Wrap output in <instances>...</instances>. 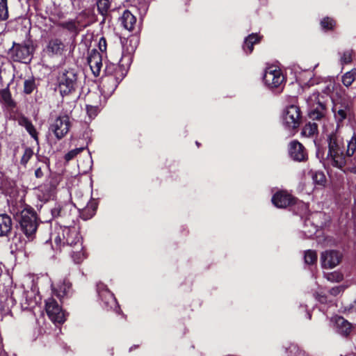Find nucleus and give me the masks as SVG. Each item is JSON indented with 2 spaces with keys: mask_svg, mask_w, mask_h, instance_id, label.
<instances>
[{
  "mask_svg": "<svg viewBox=\"0 0 356 356\" xmlns=\"http://www.w3.org/2000/svg\"><path fill=\"white\" fill-rule=\"evenodd\" d=\"M17 228L26 236L28 241H32L36 234L39 219L35 211L26 207L14 215Z\"/></svg>",
  "mask_w": 356,
  "mask_h": 356,
  "instance_id": "nucleus-1",
  "label": "nucleus"
},
{
  "mask_svg": "<svg viewBox=\"0 0 356 356\" xmlns=\"http://www.w3.org/2000/svg\"><path fill=\"white\" fill-rule=\"evenodd\" d=\"M327 159L334 167L342 169L346 165L345 143L343 137L337 131L327 135Z\"/></svg>",
  "mask_w": 356,
  "mask_h": 356,
  "instance_id": "nucleus-2",
  "label": "nucleus"
},
{
  "mask_svg": "<svg viewBox=\"0 0 356 356\" xmlns=\"http://www.w3.org/2000/svg\"><path fill=\"white\" fill-rule=\"evenodd\" d=\"M327 94L313 92L307 99L308 116L312 120L323 119L327 113V105L330 102Z\"/></svg>",
  "mask_w": 356,
  "mask_h": 356,
  "instance_id": "nucleus-3",
  "label": "nucleus"
},
{
  "mask_svg": "<svg viewBox=\"0 0 356 356\" xmlns=\"http://www.w3.org/2000/svg\"><path fill=\"white\" fill-rule=\"evenodd\" d=\"M78 86L76 70L72 68L60 70L57 76V88L62 97L75 92Z\"/></svg>",
  "mask_w": 356,
  "mask_h": 356,
  "instance_id": "nucleus-4",
  "label": "nucleus"
},
{
  "mask_svg": "<svg viewBox=\"0 0 356 356\" xmlns=\"http://www.w3.org/2000/svg\"><path fill=\"white\" fill-rule=\"evenodd\" d=\"M332 112L337 122V127H339L346 119L350 120L353 116V102L346 97H340L333 105Z\"/></svg>",
  "mask_w": 356,
  "mask_h": 356,
  "instance_id": "nucleus-5",
  "label": "nucleus"
},
{
  "mask_svg": "<svg viewBox=\"0 0 356 356\" xmlns=\"http://www.w3.org/2000/svg\"><path fill=\"white\" fill-rule=\"evenodd\" d=\"M12 298L20 304L23 310L33 308L37 304L35 292L32 289L26 290L24 286L17 288L12 293Z\"/></svg>",
  "mask_w": 356,
  "mask_h": 356,
  "instance_id": "nucleus-6",
  "label": "nucleus"
},
{
  "mask_svg": "<svg viewBox=\"0 0 356 356\" xmlns=\"http://www.w3.org/2000/svg\"><path fill=\"white\" fill-rule=\"evenodd\" d=\"M34 50L32 41L27 40L23 43H13L10 49V54L14 61L27 63L31 60Z\"/></svg>",
  "mask_w": 356,
  "mask_h": 356,
  "instance_id": "nucleus-7",
  "label": "nucleus"
},
{
  "mask_svg": "<svg viewBox=\"0 0 356 356\" xmlns=\"http://www.w3.org/2000/svg\"><path fill=\"white\" fill-rule=\"evenodd\" d=\"M97 292L104 309L120 314L121 309L116 298L104 284L99 282L97 284Z\"/></svg>",
  "mask_w": 356,
  "mask_h": 356,
  "instance_id": "nucleus-8",
  "label": "nucleus"
},
{
  "mask_svg": "<svg viewBox=\"0 0 356 356\" xmlns=\"http://www.w3.org/2000/svg\"><path fill=\"white\" fill-rule=\"evenodd\" d=\"M263 80L267 87L280 92L283 88L284 76L280 69L271 66L265 70Z\"/></svg>",
  "mask_w": 356,
  "mask_h": 356,
  "instance_id": "nucleus-9",
  "label": "nucleus"
},
{
  "mask_svg": "<svg viewBox=\"0 0 356 356\" xmlns=\"http://www.w3.org/2000/svg\"><path fill=\"white\" fill-rule=\"evenodd\" d=\"M273 204L277 208H286L293 204H296L302 211L306 213L308 206L303 202H297L290 194L286 191H278L272 197Z\"/></svg>",
  "mask_w": 356,
  "mask_h": 356,
  "instance_id": "nucleus-10",
  "label": "nucleus"
},
{
  "mask_svg": "<svg viewBox=\"0 0 356 356\" xmlns=\"http://www.w3.org/2000/svg\"><path fill=\"white\" fill-rule=\"evenodd\" d=\"M67 239L65 238L62 243L61 246H70L72 248L70 252L71 257L76 264H80L86 258L85 252H83V248L82 244L81 237L77 231V238L74 239L71 236Z\"/></svg>",
  "mask_w": 356,
  "mask_h": 356,
  "instance_id": "nucleus-11",
  "label": "nucleus"
},
{
  "mask_svg": "<svg viewBox=\"0 0 356 356\" xmlns=\"http://www.w3.org/2000/svg\"><path fill=\"white\" fill-rule=\"evenodd\" d=\"M127 73V70L121 65L106 62L104 69V76L109 78L108 81L113 83L112 89L117 83H120Z\"/></svg>",
  "mask_w": 356,
  "mask_h": 356,
  "instance_id": "nucleus-12",
  "label": "nucleus"
},
{
  "mask_svg": "<svg viewBox=\"0 0 356 356\" xmlns=\"http://www.w3.org/2000/svg\"><path fill=\"white\" fill-rule=\"evenodd\" d=\"M300 118L301 113L298 106L290 105L287 106L283 115V124L285 129L290 131L298 127Z\"/></svg>",
  "mask_w": 356,
  "mask_h": 356,
  "instance_id": "nucleus-13",
  "label": "nucleus"
},
{
  "mask_svg": "<svg viewBox=\"0 0 356 356\" xmlns=\"http://www.w3.org/2000/svg\"><path fill=\"white\" fill-rule=\"evenodd\" d=\"M71 127L70 118L67 115H59L51 123L49 131L54 133L58 140L62 139L69 132Z\"/></svg>",
  "mask_w": 356,
  "mask_h": 356,
  "instance_id": "nucleus-14",
  "label": "nucleus"
},
{
  "mask_svg": "<svg viewBox=\"0 0 356 356\" xmlns=\"http://www.w3.org/2000/svg\"><path fill=\"white\" fill-rule=\"evenodd\" d=\"M46 312L52 322L59 324L65 321V315L62 308L54 298H48L45 303Z\"/></svg>",
  "mask_w": 356,
  "mask_h": 356,
  "instance_id": "nucleus-15",
  "label": "nucleus"
},
{
  "mask_svg": "<svg viewBox=\"0 0 356 356\" xmlns=\"http://www.w3.org/2000/svg\"><path fill=\"white\" fill-rule=\"evenodd\" d=\"M288 152L290 158L298 162L305 161L308 157L305 147L296 140H293L289 143Z\"/></svg>",
  "mask_w": 356,
  "mask_h": 356,
  "instance_id": "nucleus-16",
  "label": "nucleus"
},
{
  "mask_svg": "<svg viewBox=\"0 0 356 356\" xmlns=\"http://www.w3.org/2000/svg\"><path fill=\"white\" fill-rule=\"evenodd\" d=\"M71 236L74 239L77 238V229L75 227L60 225L55 233L51 234V238H54L55 243L61 247L63 241Z\"/></svg>",
  "mask_w": 356,
  "mask_h": 356,
  "instance_id": "nucleus-17",
  "label": "nucleus"
},
{
  "mask_svg": "<svg viewBox=\"0 0 356 356\" xmlns=\"http://www.w3.org/2000/svg\"><path fill=\"white\" fill-rule=\"evenodd\" d=\"M342 258L341 254L337 250H326L321 253V262L323 268H333L337 266Z\"/></svg>",
  "mask_w": 356,
  "mask_h": 356,
  "instance_id": "nucleus-18",
  "label": "nucleus"
},
{
  "mask_svg": "<svg viewBox=\"0 0 356 356\" xmlns=\"http://www.w3.org/2000/svg\"><path fill=\"white\" fill-rule=\"evenodd\" d=\"M88 63L95 76H98L102 67V56L95 49L90 51L88 57Z\"/></svg>",
  "mask_w": 356,
  "mask_h": 356,
  "instance_id": "nucleus-19",
  "label": "nucleus"
},
{
  "mask_svg": "<svg viewBox=\"0 0 356 356\" xmlns=\"http://www.w3.org/2000/svg\"><path fill=\"white\" fill-rule=\"evenodd\" d=\"M51 214L54 219L59 220V223H64L70 218L68 206L66 204L56 203L51 209Z\"/></svg>",
  "mask_w": 356,
  "mask_h": 356,
  "instance_id": "nucleus-20",
  "label": "nucleus"
},
{
  "mask_svg": "<svg viewBox=\"0 0 356 356\" xmlns=\"http://www.w3.org/2000/svg\"><path fill=\"white\" fill-rule=\"evenodd\" d=\"M351 324L342 316L335 318L334 330L337 333L347 337L351 332Z\"/></svg>",
  "mask_w": 356,
  "mask_h": 356,
  "instance_id": "nucleus-21",
  "label": "nucleus"
},
{
  "mask_svg": "<svg viewBox=\"0 0 356 356\" xmlns=\"http://www.w3.org/2000/svg\"><path fill=\"white\" fill-rule=\"evenodd\" d=\"M318 213L311 214L304 220L302 233L305 238H311L318 230V225L314 222V219Z\"/></svg>",
  "mask_w": 356,
  "mask_h": 356,
  "instance_id": "nucleus-22",
  "label": "nucleus"
},
{
  "mask_svg": "<svg viewBox=\"0 0 356 356\" xmlns=\"http://www.w3.org/2000/svg\"><path fill=\"white\" fill-rule=\"evenodd\" d=\"M13 229V221L6 213L0 214V236H8Z\"/></svg>",
  "mask_w": 356,
  "mask_h": 356,
  "instance_id": "nucleus-23",
  "label": "nucleus"
},
{
  "mask_svg": "<svg viewBox=\"0 0 356 356\" xmlns=\"http://www.w3.org/2000/svg\"><path fill=\"white\" fill-rule=\"evenodd\" d=\"M53 290L58 298L63 299L71 293L72 285L68 280H64L62 282L56 284Z\"/></svg>",
  "mask_w": 356,
  "mask_h": 356,
  "instance_id": "nucleus-24",
  "label": "nucleus"
},
{
  "mask_svg": "<svg viewBox=\"0 0 356 356\" xmlns=\"http://www.w3.org/2000/svg\"><path fill=\"white\" fill-rule=\"evenodd\" d=\"M120 21L125 29L131 31L134 29L136 18L129 10H126L120 18Z\"/></svg>",
  "mask_w": 356,
  "mask_h": 356,
  "instance_id": "nucleus-25",
  "label": "nucleus"
},
{
  "mask_svg": "<svg viewBox=\"0 0 356 356\" xmlns=\"http://www.w3.org/2000/svg\"><path fill=\"white\" fill-rule=\"evenodd\" d=\"M65 48V45L60 39H51L47 46V51L53 55H61Z\"/></svg>",
  "mask_w": 356,
  "mask_h": 356,
  "instance_id": "nucleus-26",
  "label": "nucleus"
},
{
  "mask_svg": "<svg viewBox=\"0 0 356 356\" xmlns=\"http://www.w3.org/2000/svg\"><path fill=\"white\" fill-rule=\"evenodd\" d=\"M19 124L25 128L29 135L36 141V143L38 144V133L32 122L27 118L23 116L19 119Z\"/></svg>",
  "mask_w": 356,
  "mask_h": 356,
  "instance_id": "nucleus-27",
  "label": "nucleus"
},
{
  "mask_svg": "<svg viewBox=\"0 0 356 356\" xmlns=\"http://www.w3.org/2000/svg\"><path fill=\"white\" fill-rule=\"evenodd\" d=\"M260 36L257 33L250 34L244 40V44L243 45V51L247 54H251L254 49V44L258 43L260 41Z\"/></svg>",
  "mask_w": 356,
  "mask_h": 356,
  "instance_id": "nucleus-28",
  "label": "nucleus"
},
{
  "mask_svg": "<svg viewBox=\"0 0 356 356\" xmlns=\"http://www.w3.org/2000/svg\"><path fill=\"white\" fill-rule=\"evenodd\" d=\"M0 96L1 102L7 108L13 109L16 106V103L12 98L8 87L0 91Z\"/></svg>",
  "mask_w": 356,
  "mask_h": 356,
  "instance_id": "nucleus-29",
  "label": "nucleus"
},
{
  "mask_svg": "<svg viewBox=\"0 0 356 356\" xmlns=\"http://www.w3.org/2000/svg\"><path fill=\"white\" fill-rule=\"evenodd\" d=\"M109 78L103 77L102 84L100 86L101 92L104 97H110L117 88L120 83H117L115 87L112 89L113 83L108 80Z\"/></svg>",
  "mask_w": 356,
  "mask_h": 356,
  "instance_id": "nucleus-30",
  "label": "nucleus"
},
{
  "mask_svg": "<svg viewBox=\"0 0 356 356\" xmlns=\"http://www.w3.org/2000/svg\"><path fill=\"white\" fill-rule=\"evenodd\" d=\"M315 186H324L326 182V177L324 172L321 170H314L311 169L308 172Z\"/></svg>",
  "mask_w": 356,
  "mask_h": 356,
  "instance_id": "nucleus-31",
  "label": "nucleus"
},
{
  "mask_svg": "<svg viewBox=\"0 0 356 356\" xmlns=\"http://www.w3.org/2000/svg\"><path fill=\"white\" fill-rule=\"evenodd\" d=\"M52 190L48 185L41 186L37 191V197L41 202H46L52 197Z\"/></svg>",
  "mask_w": 356,
  "mask_h": 356,
  "instance_id": "nucleus-32",
  "label": "nucleus"
},
{
  "mask_svg": "<svg viewBox=\"0 0 356 356\" xmlns=\"http://www.w3.org/2000/svg\"><path fill=\"white\" fill-rule=\"evenodd\" d=\"M356 152V134H353L349 140L347 141V149L345 151V158L346 163L348 160L353 156Z\"/></svg>",
  "mask_w": 356,
  "mask_h": 356,
  "instance_id": "nucleus-33",
  "label": "nucleus"
},
{
  "mask_svg": "<svg viewBox=\"0 0 356 356\" xmlns=\"http://www.w3.org/2000/svg\"><path fill=\"white\" fill-rule=\"evenodd\" d=\"M318 131V126L316 122H309L306 124L302 130V135L310 137L314 136Z\"/></svg>",
  "mask_w": 356,
  "mask_h": 356,
  "instance_id": "nucleus-34",
  "label": "nucleus"
},
{
  "mask_svg": "<svg viewBox=\"0 0 356 356\" xmlns=\"http://www.w3.org/2000/svg\"><path fill=\"white\" fill-rule=\"evenodd\" d=\"M355 79L356 68L352 69L342 76V83L346 87L350 86Z\"/></svg>",
  "mask_w": 356,
  "mask_h": 356,
  "instance_id": "nucleus-35",
  "label": "nucleus"
},
{
  "mask_svg": "<svg viewBox=\"0 0 356 356\" xmlns=\"http://www.w3.org/2000/svg\"><path fill=\"white\" fill-rule=\"evenodd\" d=\"M60 26L70 33L77 34L79 32L77 22L74 19L63 22L60 24Z\"/></svg>",
  "mask_w": 356,
  "mask_h": 356,
  "instance_id": "nucleus-36",
  "label": "nucleus"
},
{
  "mask_svg": "<svg viewBox=\"0 0 356 356\" xmlns=\"http://www.w3.org/2000/svg\"><path fill=\"white\" fill-rule=\"evenodd\" d=\"M304 260L306 264L312 265L316 263L317 253L314 250H308L305 252Z\"/></svg>",
  "mask_w": 356,
  "mask_h": 356,
  "instance_id": "nucleus-37",
  "label": "nucleus"
},
{
  "mask_svg": "<svg viewBox=\"0 0 356 356\" xmlns=\"http://www.w3.org/2000/svg\"><path fill=\"white\" fill-rule=\"evenodd\" d=\"M110 5L109 0H97V6L99 13L102 16L106 15L110 8Z\"/></svg>",
  "mask_w": 356,
  "mask_h": 356,
  "instance_id": "nucleus-38",
  "label": "nucleus"
},
{
  "mask_svg": "<svg viewBox=\"0 0 356 356\" xmlns=\"http://www.w3.org/2000/svg\"><path fill=\"white\" fill-rule=\"evenodd\" d=\"M287 350L289 352L288 356H309L296 344H291Z\"/></svg>",
  "mask_w": 356,
  "mask_h": 356,
  "instance_id": "nucleus-39",
  "label": "nucleus"
},
{
  "mask_svg": "<svg viewBox=\"0 0 356 356\" xmlns=\"http://www.w3.org/2000/svg\"><path fill=\"white\" fill-rule=\"evenodd\" d=\"M40 162V161H39ZM49 166L46 161H41V165H38L35 170V176L36 178H42L44 177V171H47Z\"/></svg>",
  "mask_w": 356,
  "mask_h": 356,
  "instance_id": "nucleus-40",
  "label": "nucleus"
},
{
  "mask_svg": "<svg viewBox=\"0 0 356 356\" xmlns=\"http://www.w3.org/2000/svg\"><path fill=\"white\" fill-rule=\"evenodd\" d=\"M8 17L7 0H0V21L6 20Z\"/></svg>",
  "mask_w": 356,
  "mask_h": 356,
  "instance_id": "nucleus-41",
  "label": "nucleus"
},
{
  "mask_svg": "<svg viewBox=\"0 0 356 356\" xmlns=\"http://www.w3.org/2000/svg\"><path fill=\"white\" fill-rule=\"evenodd\" d=\"M33 155V150L31 147H26L20 160L21 165L26 166L29 161Z\"/></svg>",
  "mask_w": 356,
  "mask_h": 356,
  "instance_id": "nucleus-42",
  "label": "nucleus"
},
{
  "mask_svg": "<svg viewBox=\"0 0 356 356\" xmlns=\"http://www.w3.org/2000/svg\"><path fill=\"white\" fill-rule=\"evenodd\" d=\"M84 149H85V147H82L75 148V149H73L69 151L64 156L65 161L66 162H69L70 161L72 160L79 154H80Z\"/></svg>",
  "mask_w": 356,
  "mask_h": 356,
  "instance_id": "nucleus-43",
  "label": "nucleus"
},
{
  "mask_svg": "<svg viewBox=\"0 0 356 356\" xmlns=\"http://www.w3.org/2000/svg\"><path fill=\"white\" fill-rule=\"evenodd\" d=\"M353 51L352 49H347L343 52L341 56V63L342 65L350 63L353 60Z\"/></svg>",
  "mask_w": 356,
  "mask_h": 356,
  "instance_id": "nucleus-44",
  "label": "nucleus"
},
{
  "mask_svg": "<svg viewBox=\"0 0 356 356\" xmlns=\"http://www.w3.org/2000/svg\"><path fill=\"white\" fill-rule=\"evenodd\" d=\"M35 84L33 79H29L24 81V92L26 94H31L35 89Z\"/></svg>",
  "mask_w": 356,
  "mask_h": 356,
  "instance_id": "nucleus-45",
  "label": "nucleus"
},
{
  "mask_svg": "<svg viewBox=\"0 0 356 356\" xmlns=\"http://www.w3.org/2000/svg\"><path fill=\"white\" fill-rule=\"evenodd\" d=\"M99 111H100V109H99V106H91V105L86 106L87 114L90 119L95 118L97 115Z\"/></svg>",
  "mask_w": 356,
  "mask_h": 356,
  "instance_id": "nucleus-46",
  "label": "nucleus"
},
{
  "mask_svg": "<svg viewBox=\"0 0 356 356\" xmlns=\"http://www.w3.org/2000/svg\"><path fill=\"white\" fill-rule=\"evenodd\" d=\"M321 25L323 29L330 30L333 28L334 25V21L330 17H325L321 20Z\"/></svg>",
  "mask_w": 356,
  "mask_h": 356,
  "instance_id": "nucleus-47",
  "label": "nucleus"
},
{
  "mask_svg": "<svg viewBox=\"0 0 356 356\" xmlns=\"http://www.w3.org/2000/svg\"><path fill=\"white\" fill-rule=\"evenodd\" d=\"M325 276L327 279V280L331 282H339L343 280V275L337 272L327 273Z\"/></svg>",
  "mask_w": 356,
  "mask_h": 356,
  "instance_id": "nucleus-48",
  "label": "nucleus"
},
{
  "mask_svg": "<svg viewBox=\"0 0 356 356\" xmlns=\"http://www.w3.org/2000/svg\"><path fill=\"white\" fill-rule=\"evenodd\" d=\"M148 10V4L147 2H144L143 3H140V6L138 7V12L140 15V17H143L147 13V11Z\"/></svg>",
  "mask_w": 356,
  "mask_h": 356,
  "instance_id": "nucleus-49",
  "label": "nucleus"
},
{
  "mask_svg": "<svg viewBox=\"0 0 356 356\" xmlns=\"http://www.w3.org/2000/svg\"><path fill=\"white\" fill-rule=\"evenodd\" d=\"M343 291V287L342 286H337L332 287L329 293L330 295L337 296Z\"/></svg>",
  "mask_w": 356,
  "mask_h": 356,
  "instance_id": "nucleus-50",
  "label": "nucleus"
},
{
  "mask_svg": "<svg viewBox=\"0 0 356 356\" xmlns=\"http://www.w3.org/2000/svg\"><path fill=\"white\" fill-rule=\"evenodd\" d=\"M315 297L316 299L322 304H327L328 302L327 296L322 293H316Z\"/></svg>",
  "mask_w": 356,
  "mask_h": 356,
  "instance_id": "nucleus-51",
  "label": "nucleus"
},
{
  "mask_svg": "<svg viewBox=\"0 0 356 356\" xmlns=\"http://www.w3.org/2000/svg\"><path fill=\"white\" fill-rule=\"evenodd\" d=\"M99 49L101 52L104 53L106 50V40L104 37H102L98 43Z\"/></svg>",
  "mask_w": 356,
  "mask_h": 356,
  "instance_id": "nucleus-52",
  "label": "nucleus"
},
{
  "mask_svg": "<svg viewBox=\"0 0 356 356\" xmlns=\"http://www.w3.org/2000/svg\"><path fill=\"white\" fill-rule=\"evenodd\" d=\"M349 312H353L356 311V299L351 303H350L346 308Z\"/></svg>",
  "mask_w": 356,
  "mask_h": 356,
  "instance_id": "nucleus-53",
  "label": "nucleus"
},
{
  "mask_svg": "<svg viewBox=\"0 0 356 356\" xmlns=\"http://www.w3.org/2000/svg\"><path fill=\"white\" fill-rule=\"evenodd\" d=\"M0 356H7L6 353L3 349L2 339L0 337Z\"/></svg>",
  "mask_w": 356,
  "mask_h": 356,
  "instance_id": "nucleus-54",
  "label": "nucleus"
},
{
  "mask_svg": "<svg viewBox=\"0 0 356 356\" xmlns=\"http://www.w3.org/2000/svg\"><path fill=\"white\" fill-rule=\"evenodd\" d=\"M307 318L311 319V318H312V314H311L309 312H307Z\"/></svg>",
  "mask_w": 356,
  "mask_h": 356,
  "instance_id": "nucleus-55",
  "label": "nucleus"
},
{
  "mask_svg": "<svg viewBox=\"0 0 356 356\" xmlns=\"http://www.w3.org/2000/svg\"><path fill=\"white\" fill-rule=\"evenodd\" d=\"M196 143V145H197V147H199V146H200V143H199L197 141H196V143Z\"/></svg>",
  "mask_w": 356,
  "mask_h": 356,
  "instance_id": "nucleus-56",
  "label": "nucleus"
},
{
  "mask_svg": "<svg viewBox=\"0 0 356 356\" xmlns=\"http://www.w3.org/2000/svg\"><path fill=\"white\" fill-rule=\"evenodd\" d=\"M127 58H128V60H129L131 59V57H130V56H129H129H127Z\"/></svg>",
  "mask_w": 356,
  "mask_h": 356,
  "instance_id": "nucleus-57",
  "label": "nucleus"
},
{
  "mask_svg": "<svg viewBox=\"0 0 356 356\" xmlns=\"http://www.w3.org/2000/svg\"><path fill=\"white\" fill-rule=\"evenodd\" d=\"M302 213H300V216H302ZM301 218H302V216H301Z\"/></svg>",
  "mask_w": 356,
  "mask_h": 356,
  "instance_id": "nucleus-58",
  "label": "nucleus"
}]
</instances>
